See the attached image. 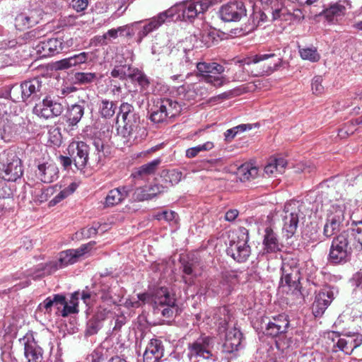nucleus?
<instances>
[{"mask_svg": "<svg viewBox=\"0 0 362 362\" xmlns=\"http://www.w3.org/2000/svg\"><path fill=\"white\" fill-rule=\"evenodd\" d=\"M197 69L199 75L215 87H221L228 82L226 77L222 75L225 68L216 62H199Z\"/></svg>", "mask_w": 362, "mask_h": 362, "instance_id": "nucleus-8", "label": "nucleus"}, {"mask_svg": "<svg viewBox=\"0 0 362 362\" xmlns=\"http://www.w3.org/2000/svg\"><path fill=\"white\" fill-rule=\"evenodd\" d=\"M274 54H257L255 56H253L252 57L250 58L247 62H245V64L249 66L251 64H257L259 62L266 60L270 57H274Z\"/></svg>", "mask_w": 362, "mask_h": 362, "instance_id": "nucleus-55", "label": "nucleus"}, {"mask_svg": "<svg viewBox=\"0 0 362 362\" xmlns=\"http://www.w3.org/2000/svg\"><path fill=\"white\" fill-rule=\"evenodd\" d=\"M258 169L250 163L241 165L237 170V175L242 182H245L257 177Z\"/></svg>", "mask_w": 362, "mask_h": 362, "instance_id": "nucleus-35", "label": "nucleus"}, {"mask_svg": "<svg viewBox=\"0 0 362 362\" xmlns=\"http://www.w3.org/2000/svg\"><path fill=\"white\" fill-rule=\"evenodd\" d=\"M20 344L23 346L24 356L28 362H42L43 359V350L35 341L32 335H25L19 339Z\"/></svg>", "mask_w": 362, "mask_h": 362, "instance_id": "nucleus-15", "label": "nucleus"}, {"mask_svg": "<svg viewBox=\"0 0 362 362\" xmlns=\"http://www.w3.org/2000/svg\"><path fill=\"white\" fill-rule=\"evenodd\" d=\"M0 162L4 172L5 180L15 182L20 178L23 173L21 160L13 151H4L0 154Z\"/></svg>", "mask_w": 362, "mask_h": 362, "instance_id": "nucleus-9", "label": "nucleus"}, {"mask_svg": "<svg viewBox=\"0 0 362 362\" xmlns=\"http://www.w3.org/2000/svg\"><path fill=\"white\" fill-rule=\"evenodd\" d=\"M94 146H95V150L97 151V153L92 157V161L93 165H100L103 164V144L100 140H97L94 141Z\"/></svg>", "mask_w": 362, "mask_h": 362, "instance_id": "nucleus-49", "label": "nucleus"}, {"mask_svg": "<svg viewBox=\"0 0 362 362\" xmlns=\"http://www.w3.org/2000/svg\"><path fill=\"white\" fill-rule=\"evenodd\" d=\"M89 150L88 145L83 141H74L69 146V151L77 169L81 170L87 165Z\"/></svg>", "mask_w": 362, "mask_h": 362, "instance_id": "nucleus-17", "label": "nucleus"}, {"mask_svg": "<svg viewBox=\"0 0 362 362\" xmlns=\"http://www.w3.org/2000/svg\"><path fill=\"white\" fill-rule=\"evenodd\" d=\"M62 42V52H66L70 47H72L75 43L76 40L73 37H69L66 39L61 38Z\"/></svg>", "mask_w": 362, "mask_h": 362, "instance_id": "nucleus-62", "label": "nucleus"}, {"mask_svg": "<svg viewBox=\"0 0 362 362\" xmlns=\"http://www.w3.org/2000/svg\"><path fill=\"white\" fill-rule=\"evenodd\" d=\"M214 340L213 337L201 335L187 345V356L190 362H214L216 356L214 354Z\"/></svg>", "mask_w": 362, "mask_h": 362, "instance_id": "nucleus-3", "label": "nucleus"}, {"mask_svg": "<svg viewBox=\"0 0 362 362\" xmlns=\"http://www.w3.org/2000/svg\"><path fill=\"white\" fill-rule=\"evenodd\" d=\"M158 312H160L162 315L165 317H171L173 316L174 314L177 315L178 313V308L176 305V303H175V305L173 306H164L163 308L158 307V308H154Z\"/></svg>", "mask_w": 362, "mask_h": 362, "instance_id": "nucleus-51", "label": "nucleus"}, {"mask_svg": "<svg viewBox=\"0 0 362 362\" xmlns=\"http://www.w3.org/2000/svg\"><path fill=\"white\" fill-rule=\"evenodd\" d=\"M334 299V293L329 288H323L315 296L312 310L315 317L321 316Z\"/></svg>", "mask_w": 362, "mask_h": 362, "instance_id": "nucleus-19", "label": "nucleus"}, {"mask_svg": "<svg viewBox=\"0 0 362 362\" xmlns=\"http://www.w3.org/2000/svg\"><path fill=\"white\" fill-rule=\"evenodd\" d=\"M219 13L223 21L237 22L246 16L247 9L243 1L235 0L222 5Z\"/></svg>", "mask_w": 362, "mask_h": 362, "instance_id": "nucleus-12", "label": "nucleus"}, {"mask_svg": "<svg viewBox=\"0 0 362 362\" xmlns=\"http://www.w3.org/2000/svg\"><path fill=\"white\" fill-rule=\"evenodd\" d=\"M68 196L64 190H62L59 193H58L52 199H51L49 202V206H54L58 203L61 202Z\"/></svg>", "mask_w": 362, "mask_h": 362, "instance_id": "nucleus-63", "label": "nucleus"}, {"mask_svg": "<svg viewBox=\"0 0 362 362\" xmlns=\"http://www.w3.org/2000/svg\"><path fill=\"white\" fill-rule=\"evenodd\" d=\"M293 205L296 204H293ZM298 211L299 210L294 208L291 203H287L284 206L282 230L286 238H291L297 230L299 221Z\"/></svg>", "mask_w": 362, "mask_h": 362, "instance_id": "nucleus-13", "label": "nucleus"}, {"mask_svg": "<svg viewBox=\"0 0 362 362\" xmlns=\"http://www.w3.org/2000/svg\"><path fill=\"white\" fill-rule=\"evenodd\" d=\"M158 220H165L169 223H176L178 220V215L173 211H165L157 215Z\"/></svg>", "mask_w": 362, "mask_h": 362, "instance_id": "nucleus-53", "label": "nucleus"}, {"mask_svg": "<svg viewBox=\"0 0 362 362\" xmlns=\"http://www.w3.org/2000/svg\"><path fill=\"white\" fill-rule=\"evenodd\" d=\"M53 298V306L57 310L63 308V305L65 303V296L62 294H55L52 296Z\"/></svg>", "mask_w": 362, "mask_h": 362, "instance_id": "nucleus-59", "label": "nucleus"}, {"mask_svg": "<svg viewBox=\"0 0 362 362\" xmlns=\"http://www.w3.org/2000/svg\"><path fill=\"white\" fill-rule=\"evenodd\" d=\"M300 274H296V277L292 274L288 276L281 275L280 281L281 287H287V292L291 291L292 294L298 296L300 295Z\"/></svg>", "mask_w": 362, "mask_h": 362, "instance_id": "nucleus-30", "label": "nucleus"}, {"mask_svg": "<svg viewBox=\"0 0 362 362\" xmlns=\"http://www.w3.org/2000/svg\"><path fill=\"white\" fill-rule=\"evenodd\" d=\"M37 167L35 175L42 182L51 183L58 178L59 170L56 165L47 162H38Z\"/></svg>", "mask_w": 362, "mask_h": 362, "instance_id": "nucleus-23", "label": "nucleus"}, {"mask_svg": "<svg viewBox=\"0 0 362 362\" xmlns=\"http://www.w3.org/2000/svg\"><path fill=\"white\" fill-rule=\"evenodd\" d=\"M9 96L11 99L15 102H28L26 98L23 83L21 85H13L10 89Z\"/></svg>", "mask_w": 362, "mask_h": 362, "instance_id": "nucleus-46", "label": "nucleus"}, {"mask_svg": "<svg viewBox=\"0 0 362 362\" xmlns=\"http://www.w3.org/2000/svg\"><path fill=\"white\" fill-rule=\"evenodd\" d=\"M87 360L89 362H103L105 357L100 350H95L88 356Z\"/></svg>", "mask_w": 362, "mask_h": 362, "instance_id": "nucleus-58", "label": "nucleus"}, {"mask_svg": "<svg viewBox=\"0 0 362 362\" xmlns=\"http://www.w3.org/2000/svg\"><path fill=\"white\" fill-rule=\"evenodd\" d=\"M209 7V4L206 1H194L175 4L169 9L150 18L139 33L140 40L157 30L167 21L171 20L176 13H178L179 18L182 16L183 20L191 21L199 14L207 11Z\"/></svg>", "mask_w": 362, "mask_h": 362, "instance_id": "nucleus-1", "label": "nucleus"}, {"mask_svg": "<svg viewBox=\"0 0 362 362\" xmlns=\"http://www.w3.org/2000/svg\"><path fill=\"white\" fill-rule=\"evenodd\" d=\"M165 187L159 185H153L148 187L146 190L139 188L136 191V199L140 201L151 199L157 194L164 192Z\"/></svg>", "mask_w": 362, "mask_h": 362, "instance_id": "nucleus-33", "label": "nucleus"}, {"mask_svg": "<svg viewBox=\"0 0 362 362\" xmlns=\"http://www.w3.org/2000/svg\"><path fill=\"white\" fill-rule=\"evenodd\" d=\"M40 21L37 11H30L28 13H21L15 18V26L18 30H23L29 28Z\"/></svg>", "mask_w": 362, "mask_h": 362, "instance_id": "nucleus-27", "label": "nucleus"}, {"mask_svg": "<svg viewBox=\"0 0 362 362\" xmlns=\"http://www.w3.org/2000/svg\"><path fill=\"white\" fill-rule=\"evenodd\" d=\"M91 56V52H82L57 62L55 67L57 69L63 70L78 66L90 60Z\"/></svg>", "mask_w": 362, "mask_h": 362, "instance_id": "nucleus-24", "label": "nucleus"}, {"mask_svg": "<svg viewBox=\"0 0 362 362\" xmlns=\"http://www.w3.org/2000/svg\"><path fill=\"white\" fill-rule=\"evenodd\" d=\"M94 245L95 242L91 241L87 244L81 245L77 249H69L61 252L57 261H51L42 268L43 274H51L59 269L77 262L79 258L88 252Z\"/></svg>", "mask_w": 362, "mask_h": 362, "instance_id": "nucleus-4", "label": "nucleus"}, {"mask_svg": "<svg viewBox=\"0 0 362 362\" xmlns=\"http://www.w3.org/2000/svg\"><path fill=\"white\" fill-rule=\"evenodd\" d=\"M164 356V346L158 339H152L148 342L144 354V362H160Z\"/></svg>", "mask_w": 362, "mask_h": 362, "instance_id": "nucleus-22", "label": "nucleus"}, {"mask_svg": "<svg viewBox=\"0 0 362 362\" xmlns=\"http://www.w3.org/2000/svg\"><path fill=\"white\" fill-rule=\"evenodd\" d=\"M263 246L266 253H274L281 250L282 245L278 235L271 227H267L264 230Z\"/></svg>", "mask_w": 362, "mask_h": 362, "instance_id": "nucleus-26", "label": "nucleus"}, {"mask_svg": "<svg viewBox=\"0 0 362 362\" xmlns=\"http://www.w3.org/2000/svg\"><path fill=\"white\" fill-rule=\"evenodd\" d=\"M243 334L240 331L235 327L227 331L226 334L223 348L228 353H232L238 350L241 345Z\"/></svg>", "mask_w": 362, "mask_h": 362, "instance_id": "nucleus-28", "label": "nucleus"}, {"mask_svg": "<svg viewBox=\"0 0 362 362\" xmlns=\"http://www.w3.org/2000/svg\"><path fill=\"white\" fill-rule=\"evenodd\" d=\"M300 274L298 261L296 258L286 257L283 259L281 265V275L288 276Z\"/></svg>", "mask_w": 362, "mask_h": 362, "instance_id": "nucleus-37", "label": "nucleus"}, {"mask_svg": "<svg viewBox=\"0 0 362 362\" xmlns=\"http://www.w3.org/2000/svg\"><path fill=\"white\" fill-rule=\"evenodd\" d=\"M79 295V292H75L71 295L69 303L65 300V303L63 305V308L61 311V315L62 317H66L70 314L77 313L78 312L77 307Z\"/></svg>", "mask_w": 362, "mask_h": 362, "instance_id": "nucleus-41", "label": "nucleus"}, {"mask_svg": "<svg viewBox=\"0 0 362 362\" xmlns=\"http://www.w3.org/2000/svg\"><path fill=\"white\" fill-rule=\"evenodd\" d=\"M116 109V103L107 99L103 100L99 107L100 113L105 118L112 117L115 115Z\"/></svg>", "mask_w": 362, "mask_h": 362, "instance_id": "nucleus-43", "label": "nucleus"}, {"mask_svg": "<svg viewBox=\"0 0 362 362\" xmlns=\"http://www.w3.org/2000/svg\"><path fill=\"white\" fill-rule=\"evenodd\" d=\"M61 46V38H50L37 43L35 49L41 57H47L62 52Z\"/></svg>", "mask_w": 362, "mask_h": 362, "instance_id": "nucleus-21", "label": "nucleus"}, {"mask_svg": "<svg viewBox=\"0 0 362 362\" xmlns=\"http://www.w3.org/2000/svg\"><path fill=\"white\" fill-rule=\"evenodd\" d=\"M248 241V230L245 228H240L236 238L230 241L226 250L228 255L238 262H245L251 253L250 247L247 244Z\"/></svg>", "mask_w": 362, "mask_h": 362, "instance_id": "nucleus-7", "label": "nucleus"}, {"mask_svg": "<svg viewBox=\"0 0 362 362\" xmlns=\"http://www.w3.org/2000/svg\"><path fill=\"white\" fill-rule=\"evenodd\" d=\"M289 327V320L288 316L281 314L272 317L265 329L267 335L275 337L279 334H284L287 332Z\"/></svg>", "mask_w": 362, "mask_h": 362, "instance_id": "nucleus-20", "label": "nucleus"}, {"mask_svg": "<svg viewBox=\"0 0 362 362\" xmlns=\"http://www.w3.org/2000/svg\"><path fill=\"white\" fill-rule=\"evenodd\" d=\"M119 115H121L124 123L120 130L122 136L128 139L131 138L136 139L141 128L140 117L135 112L134 107L127 103H122Z\"/></svg>", "mask_w": 362, "mask_h": 362, "instance_id": "nucleus-5", "label": "nucleus"}, {"mask_svg": "<svg viewBox=\"0 0 362 362\" xmlns=\"http://www.w3.org/2000/svg\"><path fill=\"white\" fill-rule=\"evenodd\" d=\"M341 335L343 337H339L336 346L346 354H351L355 349L362 344V335L358 333L349 332ZM339 336L341 337V334Z\"/></svg>", "mask_w": 362, "mask_h": 362, "instance_id": "nucleus-18", "label": "nucleus"}, {"mask_svg": "<svg viewBox=\"0 0 362 362\" xmlns=\"http://www.w3.org/2000/svg\"><path fill=\"white\" fill-rule=\"evenodd\" d=\"M150 18L145 21H137L132 24L119 27V30H120V35H124V33L125 36L131 37L135 34L136 30H139V32L137 33V41L138 42H141L144 37L140 40L139 33L143 29V27L148 22Z\"/></svg>", "mask_w": 362, "mask_h": 362, "instance_id": "nucleus-36", "label": "nucleus"}, {"mask_svg": "<svg viewBox=\"0 0 362 362\" xmlns=\"http://www.w3.org/2000/svg\"><path fill=\"white\" fill-rule=\"evenodd\" d=\"M243 93L240 88H236L220 94L218 98L222 100L229 99L239 95Z\"/></svg>", "mask_w": 362, "mask_h": 362, "instance_id": "nucleus-60", "label": "nucleus"}, {"mask_svg": "<svg viewBox=\"0 0 362 362\" xmlns=\"http://www.w3.org/2000/svg\"><path fill=\"white\" fill-rule=\"evenodd\" d=\"M84 115V107L80 104H74L67 108L65 118L69 126L75 127Z\"/></svg>", "mask_w": 362, "mask_h": 362, "instance_id": "nucleus-31", "label": "nucleus"}, {"mask_svg": "<svg viewBox=\"0 0 362 362\" xmlns=\"http://www.w3.org/2000/svg\"><path fill=\"white\" fill-rule=\"evenodd\" d=\"M286 165L287 162L284 158H274L264 167V172L267 175H273L274 173L281 174L284 172Z\"/></svg>", "mask_w": 362, "mask_h": 362, "instance_id": "nucleus-40", "label": "nucleus"}, {"mask_svg": "<svg viewBox=\"0 0 362 362\" xmlns=\"http://www.w3.org/2000/svg\"><path fill=\"white\" fill-rule=\"evenodd\" d=\"M235 283L236 276L235 274L228 273L224 274L221 281L219 283L218 288L216 291L217 293L221 294L223 296L229 295Z\"/></svg>", "mask_w": 362, "mask_h": 362, "instance_id": "nucleus-32", "label": "nucleus"}, {"mask_svg": "<svg viewBox=\"0 0 362 362\" xmlns=\"http://www.w3.org/2000/svg\"><path fill=\"white\" fill-rule=\"evenodd\" d=\"M176 302L174 295H172L165 287L158 288L153 294L154 308L173 306Z\"/></svg>", "mask_w": 362, "mask_h": 362, "instance_id": "nucleus-29", "label": "nucleus"}, {"mask_svg": "<svg viewBox=\"0 0 362 362\" xmlns=\"http://www.w3.org/2000/svg\"><path fill=\"white\" fill-rule=\"evenodd\" d=\"M344 209L345 206L340 204L332 205L324 226L323 235L325 237L331 238L340 230L344 219Z\"/></svg>", "mask_w": 362, "mask_h": 362, "instance_id": "nucleus-10", "label": "nucleus"}, {"mask_svg": "<svg viewBox=\"0 0 362 362\" xmlns=\"http://www.w3.org/2000/svg\"><path fill=\"white\" fill-rule=\"evenodd\" d=\"M75 79L81 84H88L97 79V74L90 72H78L75 74Z\"/></svg>", "mask_w": 362, "mask_h": 362, "instance_id": "nucleus-48", "label": "nucleus"}, {"mask_svg": "<svg viewBox=\"0 0 362 362\" xmlns=\"http://www.w3.org/2000/svg\"><path fill=\"white\" fill-rule=\"evenodd\" d=\"M160 159H159V158L154 159V160H151V162L139 167L136 170V171L132 174V175L134 177H141L142 178L145 176L152 175L156 172V170L158 166L160 165Z\"/></svg>", "mask_w": 362, "mask_h": 362, "instance_id": "nucleus-38", "label": "nucleus"}, {"mask_svg": "<svg viewBox=\"0 0 362 362\" xmlns=\"http://www.w3.org/2000/svg\"><path fill=\"white\" fill-rule=\"evenodd\" d=\"M10 106L11 102L8 99L0 100V117L10 114Z\"/></svg>", "mask_w": 362, "mask_h": 362, "instance_id": "nucleus-57", "label": "nucleus"}, {"mask_svg": "<svg viewBox=\"0 0 362 362\" xmlns=\"http://www.w3.org/2000/svg\"><path fill=\"white\" fill-rule=\"evenodd\" d=\"M214 147V144L212 141H206L203 144L189 148L186 151V156L189 158H194L202 151H208L211 150Z\"/></svg>", "mask_w": 362, "mask_h": 362, "instance_id": "nucleus-47", "label": "nucleus"}, {"mask_svg": "<svg viewBox=\"0 0 362 362\" xmlns=\"http://www.w3.org/2000/svg\"><path fill=\"white\" fill-rule=\"evenodd\" d=\"M100 328L101 322L97 320L95 317H94V319L90 320L87 322V327L86 330V334L93 335L96 334Z\"/></svg>", "mask_w": 362, "mask_h": 362, "instance_id": "nucleus-50", "label": "nucleus"}, {"mask_svg": "<svg viewBox=\"0 0 362 362\" xmlns=\"http://www.w3.org/2000/svg\"><path fill=\"white\" fill-rule=\"evenodd\" d=\"M322 78L320 76H315L312 81V90L313 93L320 95L324 91V87L322 85Z\"/></svg>", "mask_w": 362, "mask_h": 362, "instance_id": "nucleus-54", "label": "nucleus"}, {"mask_svg": "<svg viewBox=\"0 0 362 362\" xmlns=\"http://www.w3.org/2000/svg\"><path fill=\"white\" fill-rule=\"evenodd\" d=\"M22 119L21 117L13 115L4 120L0 127V136L4 141H11L23 131L24 127L21 124Z\"/></svg>", "mask_w": 362, "mask_h": 362, "instance_id": "nucleus-16", "label": "nucleus"}, {"mask_svg": "<svg viewBox=\"0 0 362 362\" xmlns=\"http://www.w3.org/2000/svg\"><path fill=\"white\" fill-rule=\"evenodd\" d=\"M22 83L28 102L39 100L48 93L47 79L44 76L36 77Z\"/></svg>", "mask_w": 362, "mask_h": 362, "instance_id": "nucleus-11", "label": "nucleus"}, {"mask_svg": "<svg viewBox=\"0 0 362 362\" xmlns=\"http://www.w3.org/2000/svg\"><path fill=\"white\" fill-rule=\"evenodd\" d=\"M111 76L114 78H119V79H124L127 77L132 78L133 76L130 65H117L111 71Z\"/></svg>", "mask_w": 362, "mask_h": 362, "instance_id": "nucleus-45", "label": "nucleus"}, {"mask_svg": "<svg viewBox=\"0 0 362 362\" xmlns=\"http://www.w3.org/2000/svg\"><path fill=\"white\" fill-rule=\"evenodd\" d=\"M52 192V189L50 188L35 189L34 192L35 201L39 203L46 202Z\"/></svg>", "mask_w": 362, "mask_h": 362, "instance_id": "nucleus-52", "label": "nucleus"}, {"mask_svg": "<svg viewBox=\"0 0 362 362\" xmlns=\"http://www.w3.org/2000/svg\"><path fill=\"white\" fill-rule=\"evenodd\" d=\"M299 53L303 59L308 60L311 62H317L320 59V55L315 47L305 48L299 47Z\"/></svg>", "mask_w": 362, "mask_h": 362, "instance_id": "nucleus-44", "label": "nucleus"}, {"mask_svg": "<svg viewBox=\"0 0 362 362\" xmlns=\"http://www.w3.org/2000/svg\"><path fill=\"white\" fill-rule=\"evenodd\" d=\"M351 234L353 245L356 250H362V221H353L351 225Z\"/></svg>", "mask_w": 362, "mask_h": 362, "instance_id": "nucleus-34", "label": "nucleus"}, {"mask_svg": "<svg viewBox=\"0 0 362 362\" xmlns=\"http://www.w3.org/2000/svg\"><path fill=\"white\" fill-rule=\"evenodd\" d=\"M63 111V105L60 103L52 100L48 96L42 100V103L36 104L33 108L34 113L46 119L59 116Z\"/></svg>", "mask_w": 362, "mask_h": 362, "instance_id": "nucleus-14", "label": "nucleus"}, {"mask_svg": "<svg viewBox=\"0 0 362 362\" xmlns=\"http://www.w3.org/2000/svg\"><path fill=\"white\" fill-rule=\"evenodd\" d=\"M44 34L42 33V30L39 29H34L33 30H30V32H28L25 34V37L27 40H33L34 39L40 38L41 36H43Z\"/></svg>", "mask_w": 362, "mask_h": 362, "instance_id": "nucleus-64", "label": "nucleus"}, {"mask_svg": "<svg viewBox=\"0 0 362 362\" xmlns=\"http://www.w3.org/2000/svg\"><path fill=\"white\" fill-rule=\"evenodd\" d=\"M181 112V105L175 100L163 98L151 109L149 119L156 124L163 123Z\"/></svg>", "mask_w": 362, "mask_h": 362, "instance_id": "nucleus-6", "label": "nucleus"}, {"mask_svg": "<svg viewBox=\"0 0 362 362\" xmlns=\"http://www.w3.org/2000/svg\"><path fill=\"white\" fill-rule=\"evenodd\" d=\"M346 8L339 3H334L329 6V8L324 11L325 18L332 21L335 18L344 16L345 14Z\"/></svg>", "mask_w": 362, "mask_h": 362, "instance_id": "nucleus-42", "label": "nucleus"}, {"mask_svg": "<svg viewBox=\"0 0 362 362\" xmlns=\"http://www.w3.org/2000/svg\"><path fill=\"white\" fill-rule=\"evenodd\" d=\"M88 5V0H71V6L77 12L84 11Z\"/></svg>", "mask_w": 362, "mask_h": 362, "instance_id": "nucleus-56", "label": "nucleus"}, {"mask_svg": "<svg viewBox=\"0 0 362 362\" xmlns=\"http://www.w3.org/2000/svg\"><path fill=\"white\" fill-rule=\"evenodd\" d=\"M354 247L348 231H343L332 241L328 262L334 265H342L351 260Z\"/></svg>", "mask_w": 362, "mask_h": 362, "instance_id": "nucleus-2", "label": "nucleus"}, {"mask_svg": "<svg viewBox=\"0 0 362 362\" xmlns=\"http://www.w3.org/2000/svg\"><path fill=\"white\" fill-rule=\"evenodd\" d=\"M12 195L11 188L4 182L0 183V198L6 199Z\"/></svg>", "mask_w": 362, "mask_h": 362, "instance_id": "nucleus-61", "label": "nucleus"}, {"mask_svg": "<svg viewBox=\"0 0 362 362\" xmlns=\"http://www.w3.org/2000/svg\"><path fill=\"white\" fill-rule=\"evenodd\" d=\"M131 191V187L128 186L111 189L105 199L104 207H112L122 203L129 196Z\"/></svg>", "mask_w": 362, "mask_h": 362, "instance_id": "nucleus-25", "label": "nucleus"}, {"mask_svg": "<svg viewBox=\"0 0 362 362\" xmlns=\"http://www.w3.org/2000/svg\"><path fill=\"white\" fill-rule=\"evenodd\" d=\"M262 9L268 11L269 14H271L272 19L276 20L279 18V13L281 9V4L279 0H259Z\"/></svg>", "mask_w": 362, "mask_h": 362, "instance_id": "nucleus-39", "label": "nucleus"}]
</instances>
